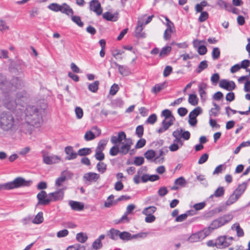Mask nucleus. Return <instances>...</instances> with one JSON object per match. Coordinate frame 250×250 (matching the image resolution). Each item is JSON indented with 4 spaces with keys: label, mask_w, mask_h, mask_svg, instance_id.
<instances>
[{
    "label": "nucleus",
    "mask_w": 250,
    "mask_h": 250,
    "mask_svg": "<svg viewBox=\"0 0 250 250\" xmlns=\"http://www.w3.org/2000/svg\"><path fill=\"white\" fill-rule=\"evenodd\" d=\"M13 89L5 96L3 101L4 106L8 110L12 111L23 110L24 105L23 103L26 100V93L24 91L18 92L16 94V100H14L13 96Z\"/></svg>",
    "instance_id": "1"
},
{
    "label": "nucleus",
    "mask_w": 250,
    "mask_h": 250,
    "mask_svg": "<svg viewBox=\"0 0 250 250\" xmlns=\"http://www.w3.org/2000/svg\"><path fill=\"white\" fill-rule=\"evenodd\" d=\"M19 119L8 112H3L0 115V127L6 132L14 133L19 129Z\"/></svg>",
    "instance_id": "2"
},
{
    "label": "nucleus",
    "mask_w": 250,
    "mask_h": 250,
    "mask_svg": "<svg viewBox=\"0 0 250 250\" xmlns=\"http://www.w3.org/2000/svg\"><path fill=\"white\" fill-rule=\"evenodd\" d=\"M65 189V188H62L48 194L44 190L41 191L37 196L38 200L37 205L45 206L49 204L51 202L62 200L63 198L64 191Z\"/></svg>",
    "instance_id": "3"
},
{
    "label": "nucleus",
    "mask_w": 250,
    "mask_h": 250,
    "mask_svg": "<svg viewBox=\"0 0 250 250\" xmlns=\"http://www.w3.org/2000/svg\"><path fill=\"white\" fill-rule=\"evenodd\" d=\"M25 120L38 126L42 122L41 111L34 105H28L25 110Z\"/></svg>",
    "instance_id": "4"
},
{
    "label": "nucleus",
    "mask_w": 250,
    "mask_h": 250,
    "mask_svg": "<svg viewBox=\"0 0 250 250\" xmlns=\"http://www.w3.org/2000/svg\"><path fill=\"white\" fill-rule=\"evenodd\" d=\"M31 183V181H27L22 177H18L11 182L0 184V191L2 190H10L24 187H29Z\"/></svg>",
    "instance_id": "5"
},
{
    "label": "nucleus",
    "mask_w": 250,
    "mask_h": 250,
    "mask_svg": "<svg viewBox=\"0 0 250 250\" xmlns=\"http://www.w3.org/2000/svg\"><path fill=\"white\" fill-rule=\"evenodd\" d=\"M162 115L165 117V119L162 122V127L158 130L159 133H162L167 130L175 121V118L168 109L164 110L162 112Z\"/></svg>",
    "instance_id": "6"
},
{
    "label": "nucleus",
    "mask_w": 250,
    "mask_h": 250,
    "mask_svg": "<svg viewBox=\"0 0 250 250\" xmlns=\"http://www.w3.org/2000/svg\"><path fill=\"white\" fill-rule=\"evenodd\" d=\"M32 125H35L26 120L25 122H22V120H19V127L18 130L24 134H30L32 132Z\"/></svg>",
    "instance_id": "7"
},
{
    "label": "nucleus",
    "mask_w": 250,
    "mask_h": 250,
    "mask_svg": "<svg viewBox=\"0 0 250 250\" xmlns=\"http://www.w3.org/2000/svg\"><path fill=\"white\" fill-rule=\"evenodd\" d=\"M125 140V132L124 131L119 132L118 133V136H112L111 138V142L116 145H118L119 144H122L121 148L122 150H124L125 149V144L122 142V141Z\"/></svg>",
    "instance_id": "8"
},
{
    "label": "nucleus",
    "mask_w": 250,
    "mask_h": 250,
    "mask_svg": "<svg viewBox=\"0 0 250 250\" xmlns=\"http://www.w3.org/2000/svg\"><path fill=\"white\" fill-rule=\"evenodd\" d=\"M202 110L200 107H197L189 113L188 123L191 126H195L197 122L196 117L200 114Z\"/></svg>",
    "instance_id": "9"
},
{
    "label": "nucleus",
    "mask_w": 250,
    "mask_h": 250,
    "mask_svg": "<svg viewBox=\"0 0 250 250\" xmlns=\"http://www.w3.org/2000/svg\"><path fill=\"white\" fill-rule=\"evenodd\" d=\"M107 236L113 240H117L119 238L125 240V231L121 232L119 230L111 229L107 233Z\"/></svg>",
    "instance_id": "10"
},
{
    "label": "nucleus",
    "mask_w": 250,
    "mask_h": 250,
    "mask_svg": "<svg viewBox=\"0 0 250 250\" xmlns=\"http://www.w3.org/2000/svg\"><path fill=\"white\" fill-rule=\"evenodd\" d=\"M89 9L96 13L98 16L102 14L103 9L101 4L98 0H92L90 1Z\"/></svg>",
    "instance_id": "11"
},
{
    "label": "nucleus",
    "mask_w": 250,
    "mask_h": 250,
    "mask_svg": "<svg viewBox=\"0 0 250 250\" xmlns=\"http://www.w3.org/2000/svg\"><path fill=\"white\" fill-rule=\"evenodd\" d=\"M42 153L43 161L47 165H52L57 163L60 160V157L58 156L52 155L51 156H49L47 155V153L44 151H42Z\"/></svg>",
    "instance_id": "12"
},
{
    "label": "nucleus",
    "mask_w": 250,
    "mask_h": 250,
    "mask_svg": "<svg viewBox=\"0 0 250 250\" xmlns=\"http://www.w3.org/2000/svg\"><path fill=\"white\" fill-rule=\"evenodd\" d=\"M144 22L142 19L139 20L138 21V25L135 29V36L138 38H144L146 37V34L142 31L143 30V25Z\"/></svg>",
    "instance_id": "13"
},
{
    "label": "nucleus",
    "mask_w": 250,
    "mask_h": 250,
    "mask_svg": "<svg viewBox=\"0 0 250 250\" xmlns=\"http://www.w3.org/2000/svg\"><path fill=\"white\" fill-rule=\"evenodd\" d=\"M219 86L229 91H231L235 87V83L233 81L228 82L225 79H222L220 81Z\"/></svg>",
    "instance_id": "14"
},
{
    "label": "nucleus",
    "mask_w": 250,
    "mask_h": 250,
    "mask_svg": "<svg viewBox=\"0 0 250 250\" xmlns=\"http://www.w3.org/2000/svg\"><path fill=\"white\" fill-rule=\"evenodd\" d=\"M65 152L67 155L66 159L71 160L76 159L77 157V152L74 151L73 147L71 146H67L65 147Z\"/></svg>",
    "instance_id": "15"
},
{
    "label": "nucleus",
    "mask_w": 250,
    "mask_h": 250,
    "mask_svg": "<svg viewBox=\"0 0 250 250\" xmlns=\"http://www.w3.org/2000/svg\"><path fill=\"white\" fill-rule=\"evenodd\" d=\"M100 175L94 172L86 173L83 175V179L90 183L95 182L99 178Z\"/></svg>",
    "instance_id": "16"
},
{
    "label": "nucleus",
    "mask_w": 250,
    "mask_h": 250,
    "mask_svg": "<svg viewBox=\"0 0 250 250\" xmlns=\"http://www.w3.org/2000/svg\"><path fill=\"white\" fill-rule=\"evenodd\" d=\"M167 152L168 150L167 148H161L159 150V155L156 156V157L153 159V162L158 164L162 163L165 160V158L163 157V156L165 155Z\"/></svg>",
    "instance_id": "17"
},
{
    "label": "nucleus",
    "mask_w": 250,
    "mask_h": 250,
    "mask_svg": "<svg viewBox=\"0 0 250 250\" xmlns=\"http://www.w3.org/2000/svg\"><path fill=\"white\" fill-rule=\"evenodd\" d=\"M60 11L62 13L65 14L67 16L73 15L74 11L73 9L66 3H62Z\"/></svg>",
    "instance_id": "18"
},
{
    "label": "nucleus",
    "mask_w": 250,
    "mask_h": 250,
    "mask_svg": "<svg viewBox=\"0 0 250 250\" xmlns=\"http://www.w3.org/2000/svg\"><path fill=\"white\" fill-rule=\"evenodd\" d=\"M69 205L72 209L74 210L80 211L82 210L84 208L83 203L77 201H70L69 202Z\"/></svg>",
    "instance_id": "19"
},
{
    "label": "nucleus",
    "mask_w": 250,
    "mask_h": 250,
    "mask_svg": "<svg viewBox=\"0 0 250 250\" xmlns=\"http://www.w3.org/2000/svg\"><path fill=\"white\" fill-rule=\"evenodd\" d=\"M112 54L118 62L122 61L125 56L124 51L121 49H116L113 50Z\"/></svg>",
    "instance_id": "20"
},
{
    "label": "nucleus",
    "mask_w": 250,
    "mask_h": 250,
    "mask_svg": "<svg viewBox=\"0 0 250 250\" xmlns=\"http://www.w3.org/2000/svg\"><path fill=\"white\" fill-rule=\"evenodd\" d=\"M216 242L217 248H224L229 246L228 243L226 241V237L224 236L218 237Z\"/></svg>",
    "instance_id": "21"
},
{
    "label": "nucleus",
    "mask_w": 250,
    "mask_h": 250,
    "mask_svg": "<svg viewBox=\"0 0 250 250\" xmlns=\"http://www.w3.org/2000/svg\"><path fill=\"white\" fill-rule=\"evenodd\" d=\"M246 188L247 184L244 183L239 185L233 193L239 198L244 192Z\"/></svg>",
    "instance_id": "22"
},
{
    "label": "nucleus",
    "mask_w": 250,
    "mask_h": 250,
    "mask_svg": "<svg viewBox=\"0 0 250 250\" xmlns=\"http://www.w3.org/2000/svg\"><path fill=\"white\" fill-rule=\"evenodd\" d=\"M223 220L221 219L220 217L214 220L210 225V228L214 230L217 229L224 225V222H223Z\"/></svg>",
    "instance_id": "23"
},
{
    "label": "nucleus",
    "mask_w": 250,
    "mask_h": 250,
    "mask_svg": "<svg viewBox=\"0 0 250 250\" xmlns=\"http://www.w3.org/2000/svg\"><path fill=\"white\" fill-rule=\"evenodd\" d=\"M103 17L108 21H117V17L115 14H113L109 12L104 13L103 14Z\"/></svg>",
    "instance_id": "24"
},
{
    "label": "nucleus",
    "mask_w": 250,
    "mask_h": 250,
    "mask_svg": "<svg viewBox=\"0 0 250 250\" xmlns=\"http://www.w3.org/2000/svg\"><path fill=\"white\" fill-rule=\"evenodd\" d=\"M217 4L223 9L230 11L232 8V5L230 3L226 2L223 0H218L217 1Z\"/></svg>",
    "instance_id": "25"
},
{
    "label": "nucleus",
    "mask_w": 250,
    "mask_h": 250,
    "mask_svg": "<svg viewBox=\"0 0 250 250\" xmlns=\"http://www.w3.org/2000/svg\"><path fill=\"white\" fill-rule=\"evenodd\" d=\"M172 136L175 138L173 141L174 143L179 144L182 146L183 145V142L181 140V137L180 136V132L178 130H175L172 133Z\"/></svg>",
    "instance_id": "26"
},
{
    "label": "nucleus",
    "mask_w": 250,
    "mask_h": 250,
    "mask_svg": "<svg viewBox=\"0 0 250 250\" xmlns=\"http://www.w3.org/2000/svg\"><path fill=\"white\" fill-rule=\"evenodd\" d=\"M100 84V82L98 81H96L92 83H89L88 85V90L93 92L96 93L98 91L99 89V86Z\"/></svg>",
    "instance_id": "27"
},
{
    "label": "nucleus",
    "mask_w": 250,
    "mask_h": 250,
    "mask_svg": "<svg viewBox=\"0 0 250 250\" xmlns=\"http://www.w3.org/2000/svg\"><path fill=\"white\" fill-rule=\"evenodd\" d=\"M207 87V85L205 83H201L198 84L199 93L201 98H203L204 97H205Z\"/></svg>",
    "instance_id": "28"
},
{
    "label": "nucleus",
    "mask_w": 250,
    "mask_h": 250,
    "mask_svg": "<svg viewBox=\"0 0 250 250\" xmlns=\"http://www.w3.org/2000/svg\"><path fill=\"white\" fill-rule=\"evenodd\" d=\"M23 85V82L18 77H16L12 80V88L15 87L16 89H20Z\"/></svg>",
    "instance_id": "29"
},
{
    "label": "nucleus",
    "mask_w": 250,
    "mask_h": 250,
    "mask_svg": "<svg viewBox=\"0 0 250 250\" xmlns=\"http://www.w3.org/2000/svg\"><path fill=\"white\" fill-rule=\"evenodd\" d=\"M199 232L191 234L188 238V241L191 243L196 242L203 240Z\"/></svg>",
    "instance_id": "30"
},
{
    "label": "nucleus",
    "mask_w": 250,
    "mask_h": 250,
    "mask_svg": "<svg viewBox=\"0 0 250 250\" xmlns=\"http://www.w3.org/2000/svg\"><path fill=\"white\" fill-rule=\"evenodd\" d=\"M144 156L147 160L153 161L156 157L155 151L152 149L148 150L144 153Z\"/></svg>",
    "instance_id": "31"
},
{
    "label": "nucleus",
    "mask_w": 250,
    "mask_h": 250,
    "mask_svg": "<svg viewBox=\"0 0 250 250\" xmlns=\"http://www.w3.org/2000/svg\"><path fill=\"white\" fill-rule=\"evenodd\" d=\"M92 152L90 148L84 147L80 149L77 152V156H85L89 155Z\"/></svg>",
    "instance_id": "32"
},
{
    "label": "nucleus",
    "mask_w": 250,
    "mask_h": 250,
    "mask_svg": "<svg viewBox=\"0 0 250 250\" xmlns=\"http://www.w3.org/2000/svg\"><path fill=\"white\" fill-rule=\"evenodd\" d=\"M171 49L172 48L170 46L164 47L159 53V56L162 58L167 56L171 52Z\"/></svg>",
    "instance_id": "33"
},
{
    "label": "nucleus",
    "mask_w": 250,
    "mask_h": 250,
    "mask_svg": "<svg viewBox=\"0 0 250 250\" xmlns=\"http://www.w3.org/2000/svg\"><path fill=\"white\" fill-rule=\"evenodd\" d=\"M43 221V213L39 212L35 216L32 223L35 224H39Z\"/></svg>",
    "instance_id": "34"
},
{
    "label": "nucleus",
    "mask_w": 250,
    "mask_h": 250,
    "mask_svg": "<svg viewBox=\"0 0 250 250\" xmlns=\"http://www.w3.org/2000/svg\"><path fill=\"white\" fill-rule=\"evenodd\" d=\"M176 130H178L180 132V136L181 138H183L185 140H188L190 138V133L188 131H184L183 129H177Z\"/></svg>",
    "instance_id": "35"
},
{
    "label": "nucleus",
    "mask_w": 250,
    "mask_h": 250,
    "mask_svg": "<svg viewBox=\"0 0 250 250\" xmlns=\"http://www.w3.org/2000/svg\"><path fill=\"white\" fill-rule=\"evenodd\" d=\"M124 150L120 149L119 145H115L113 146H112L109 151V154L111 156H116L119 152H120L121 151H123Z\"/></svg>",
    "instance_id": "36"
},
{
    "label": "nucleus",
    "mask_w": 250,
    "mask_h": 250,
    "mask_svg": "<svg viewBox=\"0 0 250 250\" xmlns=\"http://www.w3.org/2000/svg\"><path fill=\"white\" fill-rule=\"evenodd\" d=\"M108 142V139H103L99 141L95 150L103 151Z\"/></svg>",
    "instance_id": "37"
},
{
    "label": "nucleus",
    "mask_w": 250,
    "mask_h": 250,
    "mask_svg": "<svg viewBox=\"0 0 250 250\" xmlns=\"http://www.w3.org/2000/svg\"><path fill=\"white\" fill-rule=\"evenodd\" d=\"M174 184L181 187H185L187 185V182L183 177H180L175 180Z\"/></svg>",
    "instance_id": "38"
},
{
    "label": "nucleus",
    "mask_w": 250,
    "mask_h": 250,
    "mask_svg": "<svg viewBox=\"0 0 250 250\" xmlns=\"http://www.w3.org/2000/svg\"><path fill=\"white\" fill-rule=\"evenodd\" d=\"M212 230L213 229L210 228V226H209L208 228H205L202 231H199V233L201 236V238L204 239L205 237L209 235Z\"/></svg>",
    "instance_id": "39"
},
{
    "label": "nucleus",
    "mask_w": 250,
    "mask_h": 250,
    "mask_svg": "<svg viewBox=\"0 0 250 250\" xmlns=\"http://www.w3.org/2000/svg\"><path fill=\"white\" fill-rule=\"evenodd\" d=\"M188 101L190 104L195 106L198 104V99L195 94H190Z\"/></svg>",
    "instance_id": "40"
},
{
    "label": "nucleus",
    "mask_w": 250,
    "mask_h": 250,
    "mask_svg": "<svg viewBox=\"0 0 250 250\" xmlns=\"http://www.w3.org/2000/svg\"><path fill=\"white\" fill-rule=\"evenodd\" d=\"M224 189L222 187L218 188L214 192V194L211 195L210 198H212L213 196L216 197H219L222 196L224 194Z\"/></svg>",
    "instance_id": "41"
},
{
    "label": "nucleus",
    "mask_w": 250,
    "mask_h": 250,
    "mask_svg": "<svg viewBox=\"0 0 250 250\" xmlns=\"http://www.w3.org/2000/svg\"><path fill=\"white\" fill-rule=\"evenodd\" d=\"M208 63L207 61H203L201 62L196 69V72L200 73L202 71L208 67Z\"/></svg>",
    "instance_id": "42"
},
{
    "label": "nucleus",
    "mask_w": 250,
    "mask_h": 250,
    "mask_svg": "<svg viewBox=\"0 0 250 250\" xmlns=\"http://www.w3.org/2000/svg\"><path fill=\"white\" fill-rule=\"evenodd\" d=\"M76 239L79 242L84 243L87 239V236L86 234L80 232L76 235Z\"/></svg>",
    "instance_id": "43"
},
{
    "label": "nucleus",
    "mask_w": 250,
    "mask_h": 250,
    "mask_svg": "<svg viewBox=\"0 0 250 250\" xmlns=\"http://www.w3.org/2000/svg\"><path fill=\"white\" fill-rule=\"evenodd\" d=\"M156 210V208L154 206H150L148 208H145L143 211V213L145 215H152Z\"/></svg>",
    "instance_id": "44"
},
{
    "label": "nucleus",
    "mask_w": 250,
    "mask_h": 250,
    "mask_svg": "<svg viewBox=\"0 0 250 250\" xmlns=\"http://www.w3.org/2000/svg\"><path fill=\"white\" fill-rule=\"evenodd\" d=\"M85 248L83 245L79 244H75L69 246L67 250H85Z\"/></svg>",
    "instance_id": "45"
},
{
    "label": "nucleus",
    "mask_w": 250,
    "mask_h": 250,
    "mask_svg": "<svg viewBox=\"0 0 250 250\" xmlns=\"http://www.w3.org/2000/svg\"><path fill=\"white\" fill-rule=\"evenodd\" d=\"M72 21L80 27L83 26V23L80 17L78 16L71 15Z\"/></svg>",
    "instance_id": "46"
},
{
    "label": "nucleus",
    "mask_w": 250,
    "mask_h": 250,
    "mask_svg": "<svg viewBox=\"0 0 250 250\" xmlns=\"http://www.w3.org/2000/svg\"><path fill=\"white\" fill-rule=\"evenodd\" d=\"M238 199L239 197L233 193L227 201L226 205L228 206L230 205L235 203Z\"/></svg>",
    "instance_id": "47"
},
{
    "label": "nucleus",
    "mask_w": 250,
    "mask_h": 250,
    "mask_svg": "<svg viewBox=\"0 0 250 250\" xmlns=\"http://www.w3.org/2000/svg\"><path fill=\"white\" fill-rule=\"evenodd\" d=\"M191 211H188L186 213L182 214L180 215L179 216H178L176 218L175 221L176 222H183V221L187 219L188 215H191V214L190 213Z\"/></svg>",
    "instance_id": "48"
},
{
    "label": "nucleus",
    "mask_w": 250,
    "mask_h": 250,
    "mask_svg": "<svg viewBox=\"0 0 250 250\" xmlns=\"http://www.w3.org/2000/svg\"><path fill=\"white\" fill-rule=\"evenodd\" d=\"M220 56V51L218 47H214L212 52V57L213 60H218Z\"/></svg>",
    "instance_id": "49"
},
{
    "label": "nucleus",
    "mask_w": 250,
    "mask_h": 250,
    "mask_svg": "<svg viewBox=\"0 0 250 250\" xmlns=\"http://www.w3.org/2000/svg\"><path fill=\"white\" fill-rule=\"evenodd\" d=\"M96 137L95 135L91 131H87L84 136V139L86 141H89L94 139Z\"/></svg>",
    "instance_id": "50"
},
{
    "label": "nucleus",
    "mask_w": 250,
    "mask_h": 250,
    "mask_svg": "<svg viewBox=\"0 0 250 250\" xmlns=\"http://www.w3.org/2000/svg\"><path fill=\"white\" fill-rule=\"evenodd\" d=\"M97 168L99 172L103 173L106 169V165L103 162H99L97 164Z\"/></svg>",
    "instance_id": "51"
},
{
    "label": "nucleus",
    "mask_w": 250,
    "mask_h": 250,
    "mask_svg": "<svg viewBox=\"0 0 250 250\" xmlns=\"http://www.w3.org/2000/svg\"><path fill=\"white\" fill-rule=\"evenodd\" d=\"M235 228V230L237 232V235L238 237H242L244 236V231L242 229H241L239 224H234L232 227V228Z\"/></svg>",
    "instance_id": "52"
},
{
    "label": "nucleus",
    "mask_w": 250,
    "mask_h": 250,
    "mask_svg": "<svg viewBox=\"0 0 250 250\" xmlns=\"http://www.w3.org/2000/svg\"><path fill=\"white\" fill-rule=\"evenodd\" d=\"M66 177L65 175H62L61 176L58 177L55 182V185L57 187H60L65 182Z\"/></svg>",
    "instance_id": "53"
},
{
    "label": "nucleus",
    "mask_w": 250,
    "mask_h": 250,
    "mask_svg": "<svg viewBox=\"0 0 250 250\" xmlns=\"http://www.w3.org/2000/svg\"><path fill=\"white\" fill-rule=\"evenodd\" d=\"M95 158L98 161H102L104 159V154L103 151L95 150Z\"/></svg>",
    "instance_id": "54"
},
{
    "label": "nucleus",
    "mask_w": 250,
    "mask_h": 250,
    "mask_svg": "<svg viewBox=\"0 0 250 250\" xmlns=\"http://www.w3.org/2000/svg\"><path fill=\"white\" fill-rule=\"evenodd\" d=\"M61 5H59L56 3H52L49 4L48 6V8L52 11L55 12L60 11V9L61 8Z\"/></svg>",
    "instance_id": "55"
},
{
    "label": "nucleus",
    "mask_w": 250,
    "mask_h": 250,
    "mask_svg": "<svg viewBox=\"0 0 250 250\" xmlns=\"http://www.w3.org/2000/svg\"><path fill=\"white\" fill-rule=\"evenodd\" d=\"M146 140L145 139L141 138V139L137 141V142L135 146V149H139V148H142L146 145Z\"/></svg>",
    "instance_id": "56"
},
{
    "label": "nucleus",
    "mask_w": 250,
    "mask_h": 250,
    "mask_svg": "<svg viewBox=\"0 0 250 250\" xmlns=\"http://www.w3.org/2000/svg\"><path fill=\"white\" fill-rule=\"evenodd\" d=\"M157 117L155 114L150 115L146 121V123L151 125L154 124L157 121Z\"/></svg>",
    "instance_id": "57"
},
{
    "label": "nucleus",
    "mask_w": 250,
    "mask_h": 250,
    "mask_svg": "<svg viewBox=\"0 0 250 250\" xmlns=\"http://www.w3.org/2000/svg\"><path fill=\"white\" fill-rule=\"evenodd\" d=\"M137 136L142 138L144 134V127L143 125H140L137 126L135 132Z\"/></svg>",
    "instance_id": "58"
},
{
    "label": "nucleus",
    "mask_w": 250,
    "mask_h": 250,
    "mask_svg": "<svg viewBox=\"0 0 250 250\" xmlns=\"http://www.w3.org/2000/svg\"><path fill=\"white\" fill-rule=\"evenodd\" d=\"M144 162V158L143 157H135L133 164L137 166H140L142 165Z\"/></svg>",
    "instance_id": "59"
},
{
    "label": "nucleus",
    "mask_w": 250,
    "mask_h": 250,
    "mask_svg": "<svg viewBox=\"0 0 250 250\" xmlns=\"http://www.w3.org/2000/svg\"><path fill=\"white\" fill-rule=\"evenodd\" d=\"M119 89L118 84L114 83L110 87L109 94L111 95H114L116 94Z\"/></svg>",
    "instance_id": "60"
},
{
    "label": "nucleus",
    "mask_w": 250,
    "mask_h": 250,
    "mask_svg": "<svg viewBox=\"0 0 250 250\" xmlns=\"http://www.w3.org/2000/svg\"><path fill=\"white\" fill-rule=\"evenodd\" d=\"M208 17V13L206 12H201L200 16L199 17L198 20L200 22H202L205 21Z\"/></svg>",
    "instance_id": "61"
},
{
    "label": "nucleus",
    "mask_w": 250,
    "mask_h": 250,
    "mask_svg": "<svg viewBox=\"0 0 250 250\" xmlns=\"http://www.w3.org/2000/svg\"><path fill=\"white\" fill-rule=\"evenodd\" d=\"M167 193L168 190L167 189V188L165 187L160 188L158 191L159 195L161 197H163L165 196Z\"/></svg>",
    "instance_id": "62"
},
{
    "label": "nucleus",
    "mask_w": 250,
    "mask_h": 250,
    "mask_svg": "<svg viewBox=\"0 0 250 250\" xmlns=\"http://www.w3.org/2000/svg\"><path fill=\"white\" fill-rule=\"evenodd\" d=\"M172 68L171 66L167 65L166 66L163 72V75L165 77L168 76L172 72Z\"/></svg>",
    "instance_id": "63"
},
{
    "label": "nucleus",
    "mask_w": 250,
    "mask_h": 250,
    "mask_svg": "<svg viewBox=\"0 0 250 250\" xmlns=\"http://www.w3.org/2000/svg\"><path fill=\"white\" fill-rule=\"evenodd\" d=\"M207 52V48L205 45H199L198 48V53L200 55H204Z\"/></svg>",
    "instance_id": "64"
}]
</instances>
